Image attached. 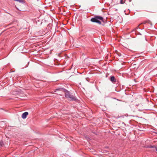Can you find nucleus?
I'll list each match as a JSON object with an SVG mask.
<instances>
[{
	"label": "nucleus",
	"mask_w": 157,
	"mask_h": 157,
	"mask_svg": "<svg viewBox=\"0 0 157 157\" xmlns=\"http://www.w3.org/2000/svg\"><path fill=\"white\" fill-rule=\"evenodd\" d=\"M56 90H61L63 91H64L65 92V97L71 100H74L75 99V98H74L73 96L71 95L69 91L67 90L63 89V88H59L58 89Z\"/></svg>",
	"instance_id": "1"
},
{
	"label": "nucleus",
	"mask_w": 157,
	"mask_h": 157,
	"mask_svg": "<svg viewBox=\"0 0 157 157\" xmlns=\"http://www.w3.org/2000/svg\"><path fill=\"white\" fill-rule=\"evenodd\" d=\"M103 18L102 17L100 16H95L94 17L91 18L90 21L92 22L97 23L101 25V22L100 21H103Z\"/></svg>",
	"instance_id": "2"
},
{
	"label": "nucleus",
	"mask_w": 157,
	"mask_h": 157,
	"mask_svg": "<svg viewBox=\"0 0 157 157\" xmlns=\"http://www.w3.org/2000/svg\"><path fill=\"white\" fill-rule=\"evenodd\" d=\"M28 113L27 112H25L23 113L22 115V117L23 119H25L27 117V116L28 115Z\"/></svg>",
	"instance_id": "3"
},
{
	"label": "nucleus",
	"mask_w": 157,
	"mask_h": 157,
	"mask_svg": "<svg viewBox=\"0 0 157 157\" xmlns=\"http://www.w3.org/2000/svg\"><path fill=\"white\" fill-rule=\"evenodd\" d=\"M110 80L112 82H116V81L115 80V77H114V76H112L110 78Z\"/></svg>",
	"instance_id": "4"
},
{
	"label": "nucleus",
	"mask_w": 157,
	"mask_h": 157,
	"mask_svg": "<svg viewBox=\"0 0 157 157\" xmlns=\"http://www.w3.org/2000/svg\"><path fill=\"white\" fill-rule=\"evenodd\" d=\"M14 1H17L19 2H24L23 0H14Z\"/></svg>",
	"instance_id": "5"
},
{
	"label": "nucleus",
	"mask_w": 157,
	"mask_h": 157,
	"mask_svg": "<svg viewBox=\"0 0 157 157\" xmlns=\"http://www.w3.org/2000/svg\"><path fill=\"white\" fill-rule=\"evenodd\" d=\"M124 2V1L123 0H120V3L121 4H123Z\"/></svg>",
	"instance_id": "6"
},
{
	"label": "nucleus",
	"mask_w": 157,
	"mask_h": 157,
	"mask_svg": "<svg viewBox=\"0 0 157 157\" xmlns=\"http://www.w3.org/2000/svg\"><path fill=\"white\" fill-rule=\"evenodd\" d=\"M146 22L150 24L151 25H152V24L149 21H146Z\"/></svg>",
	"instance_id": "7"
},
{
	"label": "nucleus",
	"mask_w": 157,
	"mask_h": 157,
	"mask_svg": "<svg viewBox=\"0 0 157 157\" xmlns=\"http://www.w3.org/2000/svg\"><path fill=\"white\" fill-rule=\"evenodd\" d=\"M155 146H151L149 147L151 148H155Z\"/></svg>",
	"instance_id": "8"
},
{
	"label": "nucleus",
	"mask_w": 157,
	"mask_h": 157,
	"mask_svg": "<svg viewBox=\"0 0 157 157\" xmlns=\"http://www.w3.org/2000/svg\"><path fill=\"white\" fill-rule=\"evenodd\" d=\"M3 143L2 142H0V146H3Z\"/></svg>",
	"instance_id": "9"
},
{
	"label": "nucleus",
	"mask_w": 157,
	"mask_h": 157,
	"mask_svg": "<svg viewBox=\"0 0 157 157\" xmlns=\"http://www.w3.org/2000/svg\"><path fill=\"white\" fill-rule=\"evenodd\" d=\"M155 150L157 151V147H155Z\"/></svg>",
	"instance_id": "10"
}]
</instances>
